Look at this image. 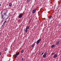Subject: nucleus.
I'll return each instance as SVG.
<instances>
[{"label":"nucleus","mask_w":61,"mask_h":61,"mask_svg":"<svg viewBox=\"0 0 61 61\" xmlns=\"http://www.w3.org/2000/svg\"><path fill=\"white\" fill-rule=\"evenodd\" d=\"M23 16V14H20V15H19V18H21L22 16Z\"/></svg>","instance_id":"1"},{"label":"nucleus","mask_w":61,"mask_h":61,"mask_svg":"<svg viewBox=\"0 0 61 61\" xmlns=\"http://www.w3.org/2000/svg\"><path fill=\"white\" fill-rule=\"evenodd\" d=\"M59 41H57L56 43V45L57 46V45H58V44H59Z\"/></svg>","instance_id":"2"},{"label":"nucleus","mask_w":61,"mask_h":61,"mask_svg":"<svg viewBox=\"0 0 61 61\" xmlns=\"http://www.w3.org/2000/svg\"><path fill=\"white\" fill-rule=\"evenodd\" d=\"M17 56L16 54H15L13 56H14L15 58H16L17 57Z\"/></svg>","instance_id":"3"},{"label":"nucleus","mask_w":61,"mask_h":61,"mask_svg":"<svg viewBox=\"0 0 61 61\" xmlns=\"http://www.w3.org/2000/svg\"><path fill=\"white\" fill-rule=\"evenodd\" d=\"M36 12V10L35 9V10H33V11H32V13L34 14V13H35V12Z\"/></svg>","instance_id":"4"},{"label":"nucleus","mask_w":61,"mask_h":61,"mask_svg":"<svg viewBox=\"0 0 61 61\" xmlns=\"http://www.w3.org/2000/svg\"><path fill=\"white\" fill-rule=\"evenodd\" d=\"M55 46V45H52L51 46V48H53V47H54Z\"/></svg>","instance_id":"5"},{"label":"nucleus","mask_w":61,"mask_h":61,"mask_svg":"<svg viewBox=\"0 0 61 61\" xmlns=\"http://www.w3.org/2000/svg\"><path fill=\"white\" fill-rule=\"evenodd\" d=\"M12 3H9V6H12Z\"/></svg>","instance_id":"6"},{"label":"nucleus","mask_w":61,"mask_h":61,"mask_svg":"<svg viewBox=\"0 0 61 61\" xmlns=\"http://www.w3.org/2000/svg\"><path fill=\"white\" fill-rule=\"evenodd\" d=\"M57 54H55L54 55V57L55 58H56V57H57Z\"/></svg>","instance_id":"7"},{"label":"nucleus","mask_w":61,"mask_h":61,"mask_svg":"<svg viewBox=\"0 0 61 61\" xmlns=\"http://www.w3.org/2000/svg\"><path fill=\"white\" fill-rule=\"evenodd\" d=\"M43 57H44V58H45V57H46V55L44 54L43 55Z\"/></svg>","instance_id":"8"},{"label":"nucleus","mask_w":61,"mask_h":61,"mask_svg":"<svg viewBox=\"0 0 61 61\" xmlns=\"http://www.w3.org/2000/svg\"><path fill=\"white\" fill-rule=\"evenodd\" d=\"M34 46L35 45H34L33 44L31 45V47H32V48H33V47H34Z\"/></svg>","instance_id":"9"},{"label":"nucleus","mask_w":61,"mask_h":61,"mask_svg":"<svg viewBox=\"0 0 61 61\" xmlns=\"http://www.w3.org/2000/svg\"><path fill=\"white\" fill-rule=\"evenodd\" d=\"M52 16H50L48 18H49V19H50V18H52Z\"/></svg>","instance_id":"10"},{"label":"nucleus","mask_w":61,"mask_h":61,"mask_svg":"<svg viewBox=\"0 0 61 61\" xmlns=\"http://www.w3.org/2000/svg\"><path fill=\"white\" fill-rule=\"evenodd\" d=\"M19 54H20V53H19V52H18V53H16V55L17 56H18V55H19Z\"/></svg>","instance_id":"11"},{"label":"nucleus","mask_w":61,"mask_h":61,"mask_svg":"<svg viewBox=\"0 0 61 61\" xmlns=\"http://www.w3.org/2000/svg\"><path fill=\"white\" fill-rule=\"evenodd\" d=\"M25 31V32H27V29H25V30H24Z\"/></svg>","instance_id":"12"},{"label":"nucleus","mask_w":61,"mask_h":61,"mask_svg":"<svg viewBox=\"0 0 61 61\" xmlns=\"http://www.w3.org/2000/svg\"><path fill=\"white\" fill-rule=\"evenodd\" d=\"M39 43V42L38 41H37L36 42V44H38Z\"/></svg>","instance_id":"13"},{"label":"nucleus","mask_w":61,"mask_h":61,"mask_svg":"<svg viewBox=\"0 0 61 61\" xmlns=\"http://www.w3.org/2000/svg\"><path fill=\"white\" fill-rule=\"evenodd\" d=\"M29 27H28V26H27V27H26V29H29Z\"/></svg>","instance_id":"14"},{"label":"nucleus","mask_w":61,"mask_h":61,"mask_svg":"<svg viewBox=\"0 0 61 61\" xmlns=\"http://www.w3.org/2000/svg\"><path fill=\"white\" fill-rule=\"evenodd\" d=\"M24 51V50H22L21 51V53H23Z\"/></svg>","instance_id":"15"},{"label":"nucleus","mask_w":61,"mask_h":61,"mask_svg":"<svg viewBox=\"0 0 61 61\" xmlns=\"http://www.w3.org/2000/svg\"><path fill=\"white\" fill-rule=\"evenodd\" d=\"M38 41L39 42H40V41H41V39H39V40H38Z\"/></svg>","instance_id":"16"},{"label":"nucleus","mask_w":61,"mask_h":61,"mask_svg":"<svg viewBox=\"0 0 61 61\" xmlns=\"http://www.w3.org/2000/svg\"><path fill=\"white\" fill-rule=\"evenodd\" d=\"M8 50V48H7L5 50V51H7Z\"/></svg>","instance_id":"17"},{"label":"nucleus","mask_w":61,"mask_h":61,"mask_svg":"<svg viewBox=\"0 0 61 61\" xmlns=\"http://www.w3.org/2000/svg\"><path fill=\"white\" fill-rule=\"evenodd\" d=\"M27 2H28V3H29V2H30V0H27Z\"/></svg>","instance_id":"18"},{"label":"nucleus","mask_w":61,"mask_h":61,"mask_svg":"<svg viewBox=\"0 0 61 61\" xmlns=\"http://www.w3.org/2000/svg\"><path fill=\"white\" fill-rule=\"evenodd\" d=\"M44 52H43V53H42L41 54V56H42V55H43V54H44Z\"/></svg>","instance_id":"19"},{"label":"nucleus","mask_w":61,"mask_h":61,"mask_svg":"<svg viewBox=\"0 0 61 61\" xmlns=\"http://www.w3.org/2000/svg\"><path fill=\"white\" fill-rule=\"evenodd\" d=\"M24 60V58H21V60L22 61H23Z\"/></svg>","instance_id":"20"},{"label":"nucleus","mask_w":61,"mask_h":61,"mask_svg":"<svg viewBox=\"0 0 61 61\" xmlns=\"http://www.w3.org/2000/svg\"><path fill=\"white\" fill-rule=\"evenodd\" d=\"M58 25H60V23H58Z\"/></svg>","instance_id":"21"},{"label":"nucleus","mask_w":61,"mask_h":61,"mask_svg":"<svg viewBox=\"0 0 61 61\" xmlns=\"http://www.w3.org/2000/svg\"><path fill=\"white\" fill-rule=\"evenodd\" d=\"M52 55H54L55 54V53H52Z\"/></svg>","instance_id":"22"},{"label":"nucleus","mask_w":61,"mask_h":61,"mask_svg":"<svg viewBox=\"0 0 61 61\" xmlns=\"http://www.w3.org/2000/svg\"><path fill=\"white\" fill-rule=\"evenodd\" d=\"M6 20L5 21V22H4V23L5 24V23H6Z\"/></svg>","instance_id":"23"},{"label":"nucleus","mask_w":61,"mask_h":61,"mask_svg":"<svg viewBox=\"0 0 61 61\" xmlns=\"http://www.w3.org/2000/svg\"><path fill=\"white\" fill-rule=\"evenodd\" d=\"M3 17H4V15H3L2 16V18H3Z\"/></svg>","instance_id":"24"},{"label":"nucleus","mask_w":61,"mask_h":61,"mask_svg":"<svg viewBox=\"0 0 61 61\" xmlns=\"http://www.w3.org/2000/svg\"><path fill=\"white\" fill-rule=\"evenodd\" d=\"M44 55H46V52H45L44 53Z\"/></svg>","instance_id":"25"},{"label":"nucleus","mask_w":61,"mask_h":61,"mask_svg":"<svg viewBox=\"0 0 61 61\" xmlns=\"http://www.w3.org/2000/svg\"><path fill=\"white\" fill-rule=\"evenodd\" d=\"M6 13L4 14V15H6Z\"/></svg>","instance_id":"26"},{"label":"nucleus","mask_w":61,"mask_h":61,"mask_svg":"<svg viewBox=\"0 0 61 61\" xmlns=\"http://www.w3.org/2000/svg\"><path fill=\"white\" fill-rule=\"evenodd\" d=\"M5 23H3V25H5Z\"/></svg>","instance_id":"27"},{"label":"nucleus","mask_w":61,"mask_h":61,"mask_svg":"<svg viewBox=\"0 0 61 61\" xmlns=\"http://www.w3.org/2000/svg\"><path fill=\"white\" fill-rule=\"evenodd\" d=\"M2 27H4V25H2Z\"/></svg>","instance_id":"28"},{"label":"nucleus","mask_w":61,"mask_h":61,"mask_svg":"<svg viewBox=\"0 0 61 61\" xmlns=\"http://www.w3.org/2000/svg\"><path fill=\"white\" fill-rule=\"evenodd\" d=\"M33 45H35V42H34V44Z\"/></svg>","instance_id":"29"},{"label":"nucleus","mask_w":61,"mask_h":61,"mask_svg":"<svg viewBox=\"0 0 61 61\" xmlns=\"http://www.w3.org/2000/svg\"><path fill=\"white\" fill-rule=\"evenodd\" d=\"M1 52H0V56L1 55Z\"/></svg>","instance_id":"30"},{"label":"nucleus","mask_w":61,"mask_h":61,"mask_svg":"<svg viewBox=\"0 0 61 61\" xmlns=\"http://www.w3.org/2000/svg\"><path fill=\"white\" fill-rule=\"evenodd\" d=\"M35 43H36V41H35Z\"/></svg>","instance_id":"31"},{"label":"nucleus","mask_w":61,"mask_h":61,"mask_svg":"<svg viewBox=\"0 0 61 61\" xmlns=\"http://www.w3.org/2000/svg\"><path fill=\"white\" fill-rule=\"evenodd\" d=\"M45 53H46V54H47V52H45Z\"/></svg>","instance_id":"32"},{"label":"nucleus","mask_w":61,"mask_h":61,"mask_svg":"<svg viewBox=\"0 0 61 61\" xmlns=\"http://www.w3.org/2000/svg\"><path fill=\"white\" fill-rule=\"evenodd\" d=\"M0 35H1V34H0Z\"/></svg>","instance_id":"33"},{"label":"nucleus","mask_w":61,"mask_h":61,"mask_svg":"<svg viewBox=\"0 0 61 61\" xmlns=\"http://www.w3.org/2000/svg\"><path fill=\"white\" fill-rule=\"evenodd\" d=\"M7 19V18L6 19Z\"/></svg>","instance_id":"34"},{"label":"nucleus","mask_w":61,"mask_h":61,"mask_svg":"<svg viewBox=\"0 0 61 61\" xmlns=\"http://www.w3.org/2000/svg\"><path fill=\"white\" fill-rule=\"evenodd\" d=\"M24 30H25V29H24Z\"/></svg>","instance_id":"35"}]
</instances>
